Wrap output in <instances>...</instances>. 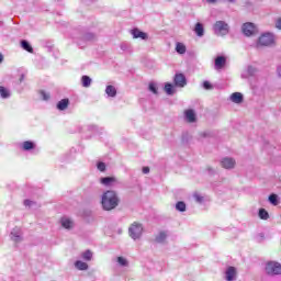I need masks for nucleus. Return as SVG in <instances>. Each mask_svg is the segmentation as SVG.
<instances>
[{
    "mask_svg": "<svg viewBox=\"0 0 281 281\" xmlns=\"http://www.w3.org/2000/svg\"><path fill=\"white\" fill-rule=\"evenodd\" d=\"M21 148L22 150H25L26 153H29V150H34V148H36V143L32 140H25L21 144Z\"/></svg>",
    "mask_w": 281,
    "mask_h": 281,
    "instance_id": "17",
    "label": "nucleus"
},
{
    "mask_svg": "<svg viewBox=\"0 0 281 281\" xmlns=\"http://www.w3.org/2000/svg\"><path fill=\"white\" fill-rule=\"evenodd\" d=\"M0 98L8 100V98H10V90L3 86H0Z\"/></svg>",
    "mask_w": 281,
    "mask_h": 281,
    "instance_id": "26",
    "label": "nucleus"
},
{
    "mask_svg": "<svg viewBox=\"0 0 281 281\" xmlns=\"http://www.w3.org/2000/svg\"><path fill=\"white\" fill-rule=\"evenodd\" d=\"M256 68L254 67V66H248L247 67V70H246V72H247V76H256Z\"/></svg>",
    "mask_w": 281,
    "mask_h": 281,
    "instance_id": "35",
    "label": "nucleus"
},
{
    "mask_svg": "<svg viewBox=\"0 0 281 281\" xmlns=\"http://www.w3.org/2000/svg\"><path fill=\"white\" fill-rule=\"evenodd\" d=\"M23 80H25V75L20 76L19 82H23Z\"/></svg>",
    "mask_w": 281,
    "mask_h": 281,
    "instance_id": "45",
    "label": "nucleus"
},
{
    "mask_svg": "<svg viewBox=\"0 0 281 281\" xmlns=\"http://www.w3.org/2000/svg\"><path fill=\"white\" fill-rule=\"evenodd\" d=\"M119 234H122V229H119Z\"/></svg>",
    "mask_w": 281,
    "mask_h": 281,
    "instance_id": "51",
    "label": "nucleus"
},
{
    "mask_svg": "<svg viewBox=\"0 0 281 281\" xmlns=\"http://www.w3.org/2000/svg\"><path fill=\"white\" fill-rule=\"evenodd\" d=\"M91 82H93V80L91 79V77L83 75L81 77V85L82 87H85L86 89H89V87H91Z\"/></svg>",
    "mask_w": 281,
    "mask_h": 281,
    "instance_id": "23",
    "label": "nucleus"
},
{
    "mask_svg": "<svg viewBox=\"0 0 281 281\" xmlns=\"http://www.w3.org/2000/svg\"><path fill=\"white\" fill-rule=\"evenodd\" d=\"M227 63V58L225 56H217L215 58V69H223Z\"/></svg>",
    "mask_w": 281,
    "mask_h": 281,
    "instance_id": "16",
    "label": "nucleus"
},
{
    "mask_svg": "<svg viewBox=\"0 0 281 281\" xmlns=\"http://www.w3.org/2000/svg\"><path fill=\"white\" fill-rule=\"evenodd\" d=\"M267 276H281V263L277 261H268L266 263Z\"/></svg>",
    "mask_w": 281,
    "mask_h": 281,
    "instance_id": "5",
    "label": "nucleus"
},
{
    "mask_svg": "<svg viewBox=\"0 0 281 281\" xmlns=\"http://www.w3.org/2000/svg\"><path fill=\"white\" fill-rule=\"evenodd\" d=\"M133 38H140L142 41H148V33L140 31L139 29L131 30Z\"/></svg>",
    "mask_w": 281,
    "mask_h": 281,
    "instance_id": "11",
    "label": "nucleus"
},
{
    "mask_svg": "<svg viewBox=\"0 0 281 281\" xmlns=\"http://www.w3.org/2000/svg\"><path fill=\"white\" fill-rule=\"evenodd\" d=\"M10 238L15 244L23 243V231L21 227H14L10 233Z\"/></svg>",
    "mask_w": 281,
    "mask_h": 281,
    "instance_id": "7",
    "label": "nucleus"
},
{
    "mask_svg": "<svg viewBox=\"0 0 281 281\" xmlns=\"http://www.w3.org/2000/svg\"><path fill=\"white\" fill-rule=\"evenodd\" d=\"M210 134L207 132L202 133V137H207Z\"/></svg>",
    "mask_w": 281,
    "mask_h": 281,
    "instance_id": "47",
    "label": "nucleus"
},
{
    "mask_svg": "<svg viewBox=\"0 0 281 281\" xmlns=\"http://www.w3.org/2000/svg\"><path fill=\"white\" fill-rule=\"evenodd\" d=\"M97 168L100 172H104L106 170V165L104 162H98Z\"/></svg>",
    "mask_w": 281,
    "mask_h": 281,
    "instance_id": "37",
    "label": "nucleus"
},
{
    "mask_svg": "<svg viewBox=\"0 0 281 281\" xmlns=\"http://www.w3.org/2000/svg\"><path fill=\"white\" fill-rule=\"evenodd\" d=\"M255 239L257 243H262L265 240V233H259Z\"/></svg>",
    "mask_w": 281,
    "mask_h": 281,
    "instance_id": "39",
    "label": "nucleus"
},
{
    "mask_svg": "<svg viewBox=\"0 0 281 281\" xmlns=\"http://www.w3.org/2000/svg\"><path fill=\"white\" fill-rule=\"evenodd\" d=\"M68 106H69V99H61L57 103L58 111H67Z\"/></svg>",
    "mask_w": 281,
    "mask_h": 281,
    "instance_id": "20",
    "label": "nucleus"
},
{
    "mask_svg": "<svg viewBox=\"0 0 281 281\" xmlns=\"http://www.w3.org/2000/svg\"><path fill=\"white\" fill-rule=\"evenodd\" d=\"M231 100L234 102V104H240L243 103V93L240 92H234L233 94H231Z\"/></svg>",
    "mask_w": 281,
    "mask_h": 281,
    "instance_id": "18",
    "label": "nucleus"
},
{
    "mask_svg": "<svg viewBox=\"0 0 281 281\" xmlns=\"http://www.w3.org/2000/svg\"><path fill=\"white\" fill-rule=\"evenodd\" d=\"M225 280L226 281H236V268L228 267L225 271Z\"/></svg>",
    "mask_w": 281,
    "mask_h": 281,
    "instance_id": "14",
    "label": "nucleus"
},
{
    "mask_svg": "<svg viewBox=\"0 0 281 281\" xmlns=\"http://www.w3.org/2000/svg\"><path fill=\"white\" fill-rule=\"evenodd\" d=\"M117 183V178L115 177H103L100 179V184L104 186L105 188H113Z\"/></svg>",
    "mask_w": 281,
    "mask_h": 281,
    "instance_id": "9",
    "label": "nucleus"
},
{
    "mask_svg": "<svg viewBox=\"0 0 281 281\" xmlns=\"http://www.w3.org/2000/svg\"><path fill=\"white\" fill-rule=\"evenodd\" d=\"M276 43V38L273 37V34L271 33H263L258 38L257 47H269Z\"/></svg>",
    "mask_w": 281,
    "mask_h": 281,
    "instance_id": "4",
    "label": "nucleus"
},
{
    "mask_svg": "<svg viewBox=\"0 0 281 281\" xmlns=\"http://www.w3.org/2000/svg\"><path fill=\"white\" fill-rule=\"evenodd\" d=\"M105 93L108 98H115V95H117V89L115 86H106Z\"/></svg>",
    "mask_w": 281,
    "mask_h": 281,
    "instance_id": "19",
    "label": "nucleus"
},
{
    "mask_svg": "<svg viewBox=\"0 0 281 281\" xmlns=\"http://www.w3.org/2000/svg\"><path fill=\"white\" fill-rule=\"evenodd\" d=\"M116 262L119 267H128V260L124 257H117Z\"/></svg>",
    "mask_w": 281,
    "mask_h": 281,
    "instance_id": "31",
    "label": "nucleus"
},
{
    "mask_svg": "<svg viewBox=\"0 0 281 281\" xmlns=\"http://www.w3.org/2000/svg\"><path fill=\"white\" fill-rule=\"evenodd\" d=\"M173 82L176 87L183 88L186 85H188V80L186 79V76L183 74H177L173 78Z\"/></svg>",
    "mask_w": 281,
    "mask_h": 281,
    "instance_id": "10",
    "label": "nucleus"
},
{
    "mask_svg": "<svg viewBox=\"0 0 281 281\" xmlns=\"http://www.w3.org/2000/svg\"><path fill=\"white\" fill-rule=\"evenodd\" d=\"M226 1H228V3H234V1H236V0H226Z\"/></svg>",
    "mask_w": 281,
    "mask_h": 281,
    "instance_id": "50",
    "label": "nucleus"
},
{
    "mask_svg": "<svg viewBox=\"0 0 281 281\" xmlns=\"http://www.w3.org/2000/svg\"><path fill=\"white\" fill-rule=\"evenodd\" d=\"M276 27H278V30H281V18L277 21Z\"/></svg>",
    "mask_w": 281,
    "mask_h": 281,
    "instance_id": "43",
    "label": "nucleus"
},
{
    "mask_svg": "<svg viewBox=\"0 0 281 281\" xmlns=\"http://www.w3.org/2000/svg\"><path fill=\"white\" fill-rule=\"evenodd\" d=\"M148 172H150V168L144 167V168H143V173H144V175H148Z\"/></svg>",
    "mask_w": 281,
    "mask_h": 281,
    "instance_id": "42",
    "label": "nucleus"
},
{
    "mask_svg": "<svg viewBox=\"0 0 281 281\" xmlns=\"http://www.w3.org/2000/svg\"><path fill=\"white\" fill-rule=\"evenodd\" d=\"M166 238H168V231H161L156 235L155 241L164 245V243H166Z\"/></svg>",
    "mask_w": 281,
    "mask_h": 281,
    "instance_id": "15",
    "label": "nucleus"
},
{
    "mask_svg": "<svg viewBox=\"0 0 281 281\" xmlns=\"http://www.w3.org/2000/svg\"><path fill=\"white\" fill-rule=\"evenodd\" d=\"M21 47L24 48L25 52H29V54H34V48H32V45H30V42L22 40Z\"/></svg>",
    "mask_w": 281,
    "mask_h": 281,
    "instance_id": "25",
    "label": "nucleus"
},
{
    "mask_svg": "<svg viewBox=\"0 0 281 281\" xmlns=\"http://www.w3.org/2000/svg\"><path fill=\"white\" fill-rule=\"evenodd\" d=\"M82 260H86V262H90V260L93 259V252L91 250H86L81 254Z\"/></svg>",
    "mask_w": 281,
    "mask_h": 281,
    "instance_id": "29",
    "label": "nucleus"
},
{
    "mask_svg": "<svg viewBox=\"0 0 281 281\" xmlns=\"http://www.w3.org/2000/svg\"><path fill=\"white\" fill-rule=\"evenodd\" d=\"M165 92L167 93V95H175V93H177V89L175 88V86L172 83H165Z\"/></svg>",
    "mask_w": 281,
    "mask_h": 281,
    "instance_id": "21",
    "label": "nucleus"
},
{
    "mask_svg": "<svg viewBox=\"0 0 281 281\" xmlns=\"http://www.w3.org/2000/svg\"><path fill=\"white\" fill-rule=\"evenodd\" d=\"M40 95H41L42 100H45V101L49 100V98H50L49 93L45 92V90H42L40 92Z\"/></svg>",
    "mask_w": 281,
    "mask_h": 281,
    "instance_id": "36",
    "label": "nucleus"
},
{
    "mask_svg": "<svg viewBox=\"0 0 281 281\" xmlns=\"http://www.w3.org/2000/svg\"><path fill=\"white\" fill-rule=\"evenodd\" d=\"M60 225L64 229H74V220H71V217L64 216L60 218Z\"/></svg>",
    "mask_w": 281,
    "mask_h": 281,
    "instance_id": "13",
    "label": "nucleus"
},
{
    "mask_svg": "<svg viewBox=\"0 0 281 281\" xmlns=\"http://www.w3.org/2000/svg\"><path fill=\"white\" fill-rule=\"evenodd\" d=\"M269 203H271V205H279L280 203V198L278 196V194L276 193H271L268 198Z\"/></svg>",
    "mask_w": 281,
    "mask_h": 281,
    "instance_id": "27",
    "label": "nucleus"
},
{
    "mask_svg": "<svg viewBox=\"0 0 281 281\" xmlns=\"http://www.w3.org/2000/svg\"><path fill=\"white\" fill-rule=\"evenodd\" d=\"M82 38L86 42H91V41H95L97 36L93 33H86Z\"/></svg>",
    "mask_w": 281,
    "mask_h": 281,
    "instance_id": "34",
    "label": "nucleus"
},
{
    "mask_svg": "<svg viewBox=\"0 0 281 281\" xmlns=\"http://www.w3.org/2000/svg\"><path fill=\"white\" fill-rule=\"evenodd\" d=\"M221 166L226 170H232L236 167V160L234 158L225 157L221 160Z\"/></svg>",
    "mask_w": 281,
    "mask_h": 281,
    "instance_id": "8",
    "label": "nucleus"
},
{
    "mask_svg": "<svg viewBox=\"0 0 281 281\" xmlns=\"http://www.w3.org/2000/svg\"><path fill=\"white\" fill-rule=\"evenodd\" d=\"M121 49H123V52H126V44H122Z\"/></svg>",
    "mask_w": 281,
    "mask_h": 281,
    "instance_id": "46",
    "label": "nucleus"
},
{
    "mask_svg": "<svg viewBox=\"0 0 281 281\" xmlns=\"http://www.w3.org/2000/svg\"><path fill=\"white\" fill-rule=\"evenodd\" d=\"M241 32L245 36H256L258 34V26L251 22H246L241 26Z\"/></svg>",
    "mask_w": 281,
    "mask_h": 281,
    "instance_id": "6",
    "label": "nucleus"
},
{
    "mask_svg": "<svg viewBox=\"0 0 281 281\" xmlns=\"http://www.w3.org/2000/svg\"><path fill=\"white\" fill-rule=\"evenodd\" d=\"M193 198L195 199L196 203H203V201H205V199L203 198V195L198 194V193H195V194L193 195Z\"/></svg>",
    "mask_w": 281,
    "mask_h": 281,
    "instance_id": "38",
    "label": "nucleus"
},
{
    "mask_svg": "<svg viewBox=\"0 0 281 281\" xmlns=\"http://www.w3.org/2000/svg\"><path fill=\"white\" fill-rule=\"evenodd\" d=\"M186 209H187L186 202L179 201L178 203H176V210L178 212H186Z\"/></svg>",
    "mask_w": 281,
    "mask_h": 281,
    "instance_id": "33",
    "label": "nucleus"
},
{
    "mask_svg": "<svg viewBox=\"0 0 281 281\" xmlns=\"http://www.w3.org/2000/svg\"><path fill=\"white\" fill-rule=\"evenodd\" d=\"M24 205L25 207H32V205H34V202L31 200H24Z\"/></svg>",
    "mask_w": 281,
    "mask_h": 281,
    "instance_id": "41",
    "label": "nucleus"
},
{
    "mask_svg": "<svg viewBox=\"0 0 281 281\" xmlns=\"http://www.w3.org/2000/svg\"><path fill=\"white\" fill-rule=\"evenodd\" d=\"M120 205V195L116 191L108 190L101 195V207L104 212H111Z\"/></svg>",
    "mask_w": 281,
    "mask_h": 281,
    "instance_id": "1",
    "label": "nucleus"
},
{
    "mask_svg": "<svg viewBox=\"0 0 281 281\" xmlns=\"http://www.w3.org/2000/svg\"><path fill=\"white\" fill-rule=\"evenodd\" d=\"M194 32L196 36H203L205 34V29L203 27V24L198 22L194 27Z\"/></svg>",
    "mask_w": 281,
    "mask_h": 281,
    "instance_id": "24",
    "label": "nucleus"
},
{
    "mask_svg": "<svg viewBox=\"0 0 281 281\" xmlns=\"http://www.w3.org/2000/svg\"><path fill=\"white\" fill-rule=\"evenodd\" d=\"M277 74H278L279 78H281V66H278Z\"/></svg>",
    "mask_w": 281,
    "mask_h": 281,
    "instance_id": "44",
    "label": "nucleus"
},
{
    "mask_svg": "<svg viewBox=\"0 0 281 281\" xmlns=\"http://www.w3.org/2000/svg\"><path fill=\"white\" fill-rule=\"evenodd\" d=\"M187 50H188V48H186L183 43H180V42L176 43V52H177V54L183 55V54H186Z\"/></svg>",
    "mask_w": 281,
    "mask_h": 281,
    "instance_id": "28",
    "label": "nucleus"
},
{
    "mask_svg": "<svg viewBox=\"0 0 281 281\" xmlns=\"http://www.w3.org/2000/svg\"><path fill=\"white\" fill-rule=\"evenodd\" d=\"M259 218H261V221H268L269 212H267V210H265V209H260L259 210Z\"/></svg>",
    "mask_w": 281,
    "mask_h": 281,
    "instance_id": "32",
    "label": "nucleus"
},
{
    "mask_svg": "<svg viewBox=\"0 0 281 281\" xmlns=\"http://www.w3.org/2000/svg\"><path fill=\"white\" fill-rule=\"evenodd\" d=\"M206 3H216V0H206Z\"/></svg>",
    "mask_w": 281,
    "mask_h": 281,
    "instance_id": "48",
    "label": "nucleus"
},
{
    "mask_svg": "<svg viewBox=\"0 0 281 281\" xmlns=\"http://www.w3.org/2000/svg\"><path fill=\"white\" fill-rule=\"evenodd\" d=\"M3 63V55L0 53V65Z\"/></svg>",
    "mask_w": 281,
    "mask_h": 281,
    "instance_id": "49",
    "label": "nucleus"
},
{
    "mask_svg": "<svg viewBox=\"0 0 281 281\" xmlns=\"http://www.w3.org/2000/svg\"><path fill=\"white\" fill-rule=\"evenodd\" d=\"M184 120L189 122V124H194V122H196V112L192 109L186 110Z\"/></svg>",
    "mask_w": 281,
    "mask_h": 281,
    "instance_id": "12",
    "label": "nucleus"
},
{
    "mask_svg": "<svg viewBox=\"0 0 281 281\" xmlns=\"http://www.w3.org/2000/svg\"><path fill=\"white\" fill-rule=\"evenodd\" d=\"M148 90L154 93V95H159V90L157 89V83L150 82L148 86Z\"/></svg>",
    "mask_w": 281,
    "mask_h": 281,
    "instance_id": "30",
    "label": "nucleus"
},
{
    "mask_svg": "<svg viewBox=\"0 0 281 281\" xmlns=\"http://www.w3.org/2000/svg\"><path fill=\"white\" fill-rule=\"evenodd\" d=\"M203 89H206L207 91H210V89H212V83H210V81H204L202 83Z\"/></svg>",
    "mask_w": 281,
    "mask_h": 281,
    "instance_id": "40",
    "label": "nucleus"
},
{
    "mask_svg": "<svg viewBox=\"0 0 281 281\" xmlns=\"http://www.w3.org/2000/svg\"><path fill=\"white\" fill-rule=\"evenodd\" d=\"M75 267L78 269V271H87V269H89V265L82 260H77L75 262Z\"/></svg>",
    "mask_w": 281,
    "mask_h": 281,
    "instance_id": "22",
    "label": "nucleus"
},
{
    "mask_svg": "<svg viewBox=\"0 0 281 281\" xmlns=\"http://www.w3.org/2000/svg\"><path fill=\"white\" fill-rule=\"evenodd\" d=\"M213 30L217 36H227V34H229V24L225 21H216L213 25Z\"/></svg>",
    "mask_w": 281,
    "mask_h": 281,
    "instance_id": "3",
    "label": "nucleus"
},
{
    "mask_svg": "<svg viewBox=\"0 0 281 281\" xmlns=\"http://www.w3.org/2000/svg\"><path fill=\"white\" fill-rule=\"evenodd\" d=\"M130 238L133 240H139L142 238V234H144V226L140 223L134 222L128 227Z\"/></svg>",
    "mask_w": 281,
    "mask_h": 281,
    "instance_id": "2",
    "label": "nucleus"
}]
</instances>
